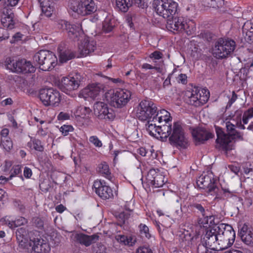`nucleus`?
<instances>
[{
	"mask_svg": "<svg viewBox=\"0 0 253 253\" xmlns=\"http://www.w3.org/2000/svg\"><path fill=\"white\" fill-rule=\"evenodd\" d=\"M148 121L146 129L151 136L166 139L169 137L170 143L177 148H186L188 145V139L180 122H174L173 125H159Z\"/></svg>",
	"mask_w": 253,
	"mask_h": 253,
	"instance_id": "1",
	"label": "nucleus"
},
{
	"mask_svg": "<svg viewBox=\"0 0 253 253\" xmlns=\"http://www.w3.org/2000/svg\"><path fill=\"white\" fill-rule=\"evenodd\" d=\"M37 231H29L25 227L17 229L15 234L19 246L29 253H48L50 247L46 241L34 237Z\"/></svg>",
	"mask_w": 253,
	"mask_h": 253,
	"instance_id": "2",
	"label": "nucleus"
},
{
	"mask_svg": "<svg viewBox=\"0 0 253 253\" xmlns=\"http://www.w3.org/2000/svg\"><path fill=\"white\" fill-rule=\"evenodd\" d=\"M227 120H228V118L224 122L227 134L224 133L221 127L214 126L217 135L216 141L226 154L234 148L233 142L234 139H243L241 134L236 130V126L234 125V123L231 121H227Z\"/></svg>",
	"mask_w": 253,
	"mask_h": 253,
	"instance_id": "3",
	"label": "nucleus"
},
{
	"mask_svg": "<svg viewBox=\"0 0 253 253\" xmlns=\"http://www.w3.org/2000/svg\"><path fill=\"white\" fill-rule=\"evenodd\" d=\"M235 42L229 39L219 38L214 43L212 48L213 56L217 59L226 58L235 49Z\"/></svg>",
	"mask_w": 253,
	"mask_h": 253,
	"instance_id": "4",
	"label": "nucleus"
},
{
	"mask_svg": "<svg viewBox=\"0 0 253 253\" xmlns=\"http://www.w3.org/2000/svg\"><path fill=\"white\" fill-rule=\"evenodd\" d=\"M153 6L159 15L168 20L176 13L178 4L173 0H154Z\"/></svg>",
	"mask_w": 253,
	"mask_h": 253,
	"instance_id": "5",
	"label": "nucleus"
},
{
	"mask_svg": "<svg viewBox=\"0 0 253 253\" xmlns=\"http://www.w3.org/2000/svg\"><path fill=\"white\" fill-rule=\"evenodd\" d=\"M219 236V245L220 249H225L230 247L235 239V232L232 227L227 224L220 223L216 225Z\"/></svg>",
	"mask_w": 253,
	"mask_h": 253,
	"instance_id": "6",
	"label": "nucleus"
},
{
	"mask_svg": "<svg viewBox=\"0 0 253 253\" xmlns=\"http://www.w3.org/2000/svg\"><path fill=\"white\" fill-rule=\"evenodd\" d=\"M33 60L38 63L43 71L53 69L56 65L57 60L53 53L45 50H42L36 53L33 57Z\"/></svg>",
	"mask_w": 253,
	"mask_h": 253,
	"instance_id": "7",
	"label": "nucleus"
},
{
	"mask_svg": "<svg viewBox=\"0 0 253 253\" xmlns=\"http://www.w3.org/2000/svg\"><path fill=\"white\" fill-rule=\"evenodd\" d=\"M157 110L156 105L152 101L143 100L140 102L137 108V116L141 121L153 122Z\"/></svg>",
	"mask_w": 253,
	"mask_h": 253,
	"instance_id": "8",
	"label": "nucleus"
},
{
	"mask_svg": "<svg viewBox=\"0 0 253 253\" xmlns=\"http://www.w3.org/2000/svg\"><path fill=\"white\" fill-rule=\"evenodd\" d=\"M5 65L7 69L17 73H31L36 71L32 63L25 59L15 60L8 57L5 61Z\"/></svg>",
	"mask_w": 253,
	"mask_h": 253,
	"instance_id": "9",
	"label": "nucleus"
},
{
	"mask_svg": "<svg viewBox=\"0 0 253 253\" xmlns=\"http://www.w3.org/2000/svg\"><path fill=\"white\" fill-rule=\"evenodd\" d=\"M217 227L216 225H213L210 228H208L206 232L202 238L201 244H200L197 249L198 253H200L203 249L208 250L209 248L211 251L215 250L214 246L215 245H219V236L217 234Z\"/></svg>",
	"mask_w": 253,
	"mask_h": 253,
	"instance_id": "10",
	"label": "nucleus"
},
{
	"mask_svg": "<svg viewBox=\"0 0 253 253\" xmlns=\"http://www.w3.org/2000/svg\"><path fill=\"white\" fill-rule=\"evenodd\" d=\"M70 8L83 16L90 15L96 11L97 5L93 0H79L71 3Z\"/></svg>",
	"mask_w": 253,
	"mask_h": 253,
	"instance_id": "11",
	"label": "nucleus"
},
{
	"mask_svg": "<svg viewBox=\"0 0 253 253\" xmlns=\"http://www.w3.org/2000/svg\"><path fill=\"white\" fill-rule=\"evenodd\" d=\"M196 183L200 188L207 189V192L211 193V195H218V188L211 172L202 174L197 179Z\"/></svg>",
	"mask_w": 253,
	"mask_h": 253,
	"instance_id": "12",
	"label": "nucleus"
},
{
	"mask_svg": "<svg viewBox=\"0 0 253 253\" xmlns=\"http://www.w3.org/2000/svg\"><path fill=\"white\" fill-rule=\"evenodd\" d=\"M82 77L79 73H76L71 76L63 77L60 84L59 88L67 94H70L73 91L77 90L82 81Z\"/></svg>",
	"mask_w": 253,
	"mask_h": 253,
	"instance_id": "13",
	"label": "nucleus"
},
{
	"mask_svg": "<svg viewBox=\"0 0 253 253\" xmlns=\"http://www.w3.org/2000/svg\"><path fill=\"white\" fill-rule=\"evenodd\" d=\"M131 96V92L126 89H119L110 96V103L116 108H122L130 100Z\"/></svg>",
	"mask_w": 253,
	"mask_h": 253,
	"instance_id": "14",
	"label": "nucleus"
},
{
	"mask_svg": "<svg viewBox=\"0 0 253 253\" xmlns=\"http://www.w3.org/2000/svg\"><path fill=\"white\" fill-rule=\"evenodd\" d=\"M39 98L45 106L56 105L60 101L59 92L52 88L41 89Z\"/></svg>",
	"mask_w": 253,
	"mask_h": 253,
	"instance_id": "15",
	"label": "nucleus"
},
{
	"mask_svg": "<svg viewBox=\"0 0 253 253\" xmlns=\"http://www.w3.org/2000/svg\"><path fill=\"white\" fill-rule=\"evenodd\" d=\"M95 116L100 120H113L115 116L113 110L103 102H97L93 106Z\"/></svg>",
	"mask_w": 253,
	"mask_h": 253,
	"instance_id": "16",
	"label": "nucleus"
},
{
	"mask_svg": "<svg viewBox=\"0 0 253 253\" xmlns=\"http://www.w3.org/2000/svg\"><path fill=\"white\" fill-rule=\"evenodd\" d=\"M93 187L95 189V193L103 200L109 199L113 197L112 189L106 185L104 180L94 181Z\"/></svg>",
	"mask_w": 253,
	"mask_h": 253,
	"instance_id": "17",
	"label": "nucleus"
},
{
	"mask_svg": "<svg viewBox=\"0 0 253 253\" xmlns=\"http://www.w3.org/2000/svg\"><path fill=\"white\" fill-rule=\"evenodd\" d=\"M104 85L100 83H92L88 84L82 90V94L84 98L90 97L95 99L104 92Z\"/></svg>",
	"mask_w": 253,
	"mask_h": 253,
	"instance_id": "18",
	"label": "nucleus"
},
{
	"mask_svg": "<svg viewBox=\"0 0 253 253\" xmlns=\"http://www.w3.org/2000/svg\"><path fill=\"white\" fill-rule=\"evenodd\" d=\"M1 22L2 26L7 29L11 30L15 27L17 20L12 9L4 8L1 16Z\"/></svg>",
	"mask_w": 253,
	"mask_h": 253,
	"instance_id": "19",
	"label": "nucleus"
},
{
	"mask_svg": "<svg viewBox=\"0 0 253 253\" xmlns=\"http://www.w3.org/2000/svg\"><path fill=\"white\" fill-rule=\"evenodd\" d=\"M205 93L207 92L205 96H202L200 91L197 88L192 90L190 95L189 96L188 103L195 106H200L204 103L208 99V95H209V91L205 90Z\"/></svg>",
	"mask_w": 253,
	"mask_h": 253,
	"instance_id": "20",
	"label": "nucleus"
},
{
	"mask_svg": "<svg viewBox=\"0 0 253 253\" xmlns=\"http://www.w3.org/2000/svg\"><path fill=\"white\" fill-rule=\"evenodd\" d=\"M96 43L93 41H90L87 38H84L79 45L78 50L80 56H86L94 51Z\"/></svg>",
	"mask_w": 253,
	"mask_h": 253,
	"instance_id": "21",
	"label": "nucleus"
},
{
	"mask_svg": "<svg viewBox=\"0 0 253 253\" xmlns=\"http://www.w3.org/2000/svg\"><path fill=\"white\" fill-rule=\"evenodd\" d=\"M192 136L196 145L204 143L206 141L212 138L213 135L202 128H197L192 131Z\"/></svg>",
	"mask_w": 253,
	"mask_h": 253,
	"instance_id": "22",
	"label": "nucleus"
},
{
	"mask_svg": "<svg viewBox=\"0 0 253 253\" xmlns=\"http://www.w3.org/2000/svg\"><path fill=\"white\" fill-rule=\"evenodd\" d=\"M185 22L183 17L173 16L172 18L167 20L166 27L169 30L182 33L184 29Z\"/></svg>",
	"mask_w": 253,
	"mask_h": 253,
	"instance_id": "23",
	"label": "nucleus"
},
{
	"mask_svg": "<svg viewBox=\"0 0 253 253\" xmlns=\"http://www.w3.org/2000/svg\"><path fill=\"white\" fill-rule=\"evenodd\" d=\"M155 116L154 123L158 122V124H162L161 125H172L170 113L165 109L160 110V111L157 110Z\"/></svg>",
	"mask_w": 253,
	"mask_h": 253,
	"instance_id": "24",
	"label": "nucleus"
},
{
	"mask_svg": "<svg viewBox=\"0 0 253 253\" xmlns=\"http://www.w3.org/2000/svg\"><path fill=\"white\" fill-rule=\"evenodd\" d=\"M57 51L59 57V61L62 63L66 62L76 56L75 53L73 51L64 47L62 44L58 46Z\"/></svg>",
	"mask_w": 253,
	"mask_h": 253,
	"instance_id": "25",
	"label": "nucleus"
},
{
	"mask_svg": "<svg viewBox=\"0 0 253 253\" xmlns=\"http://www.w3.org/2000/svg\"><path fill=\"white\" fill-rule=\"evenodd\" d=\"M67 32L70 39L74 41L79 40V37L83 34L82 25L80 23L70 24Z\"/></svg>",
	"mask_w": 253,
	"mask_h": 253,
	"instance_id": "26",
	"label": "nucleus"
},
{
	"mask_svg": "<svg viewBox=\"0 0 253 253\" xmlns=\"http://www.w3.org/2000/svg\"><path fill=\"white\" fill-rule=\"evenodd\" d=\"M76 239L81 244L88 247L93 243L97 241L99 239V236L96 234L89 236L84 233H80L76 235Z\"/></svg>",
	"mask_w": 253,
	"mask_h": 253,
	"instance_id": "27",
	"label": "nucleus"
},
{
	"mask_svg": "<svg viewBox=\"0 0 253 253\" xmlns=\"http://www.w3.org/2000/svg\"><path fill=\"white\" fill-rule=\"evenodd\" d=\"M239 235L243 241L248 245H253V233L249 230L246 224H244L239 231Z\"/></svg>",
	"mask_w": 253,
	"mask_h": 253,
	"instance_id": "28",
	"label": "nucleus"
},
{
	"mask_svg": "<svg viewBox=\"0 0 253 253\" xmlns=\"http://www.w3.org/2000/svg\"><path fill=\"white\" fill-rule=\"evenodd\" d=\"M116 240L121 244L128 247L133 246L136 242V238L132 235H118Z\"/></svg>",
	"mask_w": 253,
	"mask_h": 253,
	"instance_id": "29",
	"label": "nucleus"
},
{
	"mask_svg": "<svg viewBox=\"0 0 253 253\" xmlns=\"http://www.w3.org/2000/svg\"><path fill=\"white\" fill-rule=\"evenodd\" d=\"M215 217L213 215L209 214V212L207 213L204 216L202 217H199L198 223L200 226L204 227H208L210 228L213 225H216L214 223Z\"/></svg>",
	"mask_w": 253,
	"mask_h": 253,
	"instance_id": "30",
	"label": "nucleus"
},
{
	"mask_svg": "<svg viewBox=\"0 0 253 253\" xmlns=\"http://www.w3.org/2000/svg\"><path fill=\"white\" fill-rule=\"evenodd\" d=\"M1 221L6 224H7L10 228L21 226L27 222V219L23 217H20L16 220H13L12 219H10L9 217L5 216L1 218Z\"/></svg>",
	"mask_w": 253,
	"mask_h": 253,
	"instance_id": "31",
	"label": "nucleus"
},
{
	"mask_svg": "<svg viewBox=\"0 0 253 253\" xmlns=\"http://www.w3.org/2000/svg\"><path fill=\"white\" fill-rule=\"evenodd\" d=\"M97 171L105 178L111 180L112 179V175L109 165L106 162H101L98 165Z\"/></svg>",
	"mask_w": 253,
	"mask_h": 253,
	"instance_id": "32",
	"label": "nucleus"
},
{
	"mask_svg": "<svg viewBox=\"0 0 253 253\" xmlns=\"http://www.w3.org/2000/svg\"><path fill=\"white\" fill-rule=\"evenodd\" d=\"M189 207L193 211L198 213L199 217H202L207 213L209 212L208 209H206V207L202 205L197 203L190 205Z\"/></svg>",
	"mask_w": 253,
	"mask_h": 253,
	"instance_id": "33",
	"label": "nucleus"
},
{
	"mask_svg": "<svg viewBox=\"0 0 253 253\" xmlns=\"http://www.w3.org/2000/svg\"><path fill=\"white\" fill-rule=\"evenodd\" d=\"M117 7L123 12H126L132 4V0H116Z\"/></svg>",
	"mask_w": 253,
	"mask_h": 253,
	"instance_id": "34",
	"label": "nucleus"
},
{
	"mask_svg": "<svg viewBox=\"0 0 253 253\" xmlns=\"http://www.w3.org/2000/svg\"><path fill=\"white\" fill-rule=\"evenodd\" d=\"M237 114L238 117L237 120H235L234 118H232V116H229V117H230V119H228L229 120L228 121H231L233 123H234V125L236 126L237 127L244 129L245 127L244 125L242 124V111L237 110Z\"/></svg>",
	"mask_w": 253,
	"mask_h": 253,
	"instance_id": "35",
	"label": "nucleus"
},
{
	"mask_svg": "<svg viewBox=\"0 0 253 253\" xmlns=\"http://www.w3.org/2000/svg\"><path fill=\"white\" fill-rule=\"evenodd\" d=\"M114 20L111 18V16H107L103 22V27L107 32H109L114 27Z\"/></svg>",
	"mask_w": 253,
	"mask_h": 253,
	"instance_id": "36",
	"label": "nucleus"
},
{
	"mask_svg": "<svg viewBox=\"0 0 253 253\" xmlns=\"http://www.w3.org/2000/svg\"><path fill=\"white\" fill-rule=\"evenodd\" d=\"M42 7V12L46 16L50 17L53 11V7L47 5L44 0H40Z\"/></svg>",
	"mask_w": 253,
	"mask_h": 253,
	"instance_id": "37",
	"label": "nucleus"
},
{
	"mask_svg": "<svg viewBox=\"0 0 253 253\" xmlns=\"http://www.w3.org/2000/svg\"><path fill=\"white\" fill-rule=\"evenodd\" d=\"M196 30L195 24L192 21L186 22L184 23V29L183 32L186 33L187 35H191L193 34Z\"/></svg>",
	"mask_w": 253,
	"mask_h": 253,
	"instance_id": "38",
	"label": "nucleus"
},
{
	"mask_svg": "<svg viewBox=\"0 0 253 253\" xmlns=\"http://www.w3.org/2000/svg\"><path fill=\"white\" fill-rule=\"evenodd\" d=\"M150 183L155 187H162L164 184V176L159 173Z\"/></svg>",
	"mask_w": 253,
	"mask_h": 253,
	"instance_id": "39",
	"label": "nucleus"
},
{
	"mask_svg": "<svg viewBox=\"0 0 253 253\" xmlns=\"http://www.w3.org/2000/svg\"><path fill=\"white\" fill-rule=\"evenodd\" d=\"M0 146L6 152H9L13 148V143L10 138L1 139Z\"/></svg>",
	"mask_w": 253,
	"mask_h": 253,
	"instance_id": "40",
	"label": "nucleus"
},
{
	"mask_svg": "<svg viewBox=\"0 0 253 253\" xmlns=\"http://www.w3.org/2000/svg\"><path fill=\"white\" fill-rule=\"evenodd\" d=\"M130 216L129 212L127 211H123L121 212L118 216V224L122 226L126 223L127 220Z\"/></svg>",
	"mask_w": 253,
	"mask_h": 253,
	"instance_id": "41",
	"label": "nucleus"
},
{
	"mask_svg": "<svg viewBox=\"0 0 253 253\" xmlns=\"http://www.w3.org/2000/svg\"><path fill=\"white\" fill-rule=\"evenodd\" d=\"M253 118V107L249 108L247 110L244 112L242 121L244 124H247L249 120Z\"/></svg>",
	"mask_w": 253,
	"mask_h": 253,
	"instance_id": "42",
	"label": "nucleus"
},
{
	"mask_svg": "<svg viewBox=\"0 0 253 253\" xmlns=\"http://www.w3.org/2000/svg\"><path fill=\"white\" fill-rule=\"evenodd\" d=\"M139 229L140 233L142 237H145L147 239H149L151 237V234L149 233V229L148 226L145 224L141 223L139 225Z\"/></svg>",
	"mask_w": 253,
	"mask_h": 253,
	"instance_id": "43",
	"label": "nucleus"
},
{
	"mask_svg": "<svg viewBox=\"0 0 253 253\" xmlns=\"http://www.w3.org/2000/svg\"><path fill=\"white\" fill-rule=\"evenodd\" d=\"M60 131L64 136L68 135L70 132L74 130V128L71 125H63L59 129Z\"/></svg>",
	"mask_w": 253,
	"mask_h": 253,
	"instance_id": "44",
	"label": "nucleus"
},
{
	"mask_svg": "<svg viewBox=\"0 0 253 253\" xmlns=\"http://www.w3.org/2000/svg\"><path fill=\"white\" fill-rule=\"evenodd\" d=\"M33 225L39 229H42L43 227V220L39 217H35L32 219Z\"/></svg>",
	"mask_w": 253,
	"mask_h": 253,
	"instance_id": "45",
	"label": "nucleus"
},
{
	"mask_svg": "<svg viewBox=\"0 0 253 253\" xmlns=\"http://www.w3.org/2000/svg\"><path fill=\"white\" fill-rule=\"evenodd\" d=\"M21 172V166L20 165L14 166L10 170V175L9 178L11 179L13 177Z\"/></svg>",
	"mask_w": 253,
	"mask_h": 253,
	"instance_id": "46",
	"label": "nucleus"
},
{
	"mask_svg": "<svg viewBox=\"0 0 253 253\" xmlns=\"http://www.w3.org/2000/svg\"><path fill=\"white\" fill-rule=\"evenodd\" d=\"M32 145L33 148L38 151L42 152L43 151L44 148L42 145L41 141L39 139H35L32 141Z\"/></svg>",
	"mask_w": 253,
	"mask_h": 253,
	"instance_id": "47",
	"label": "nucleus"
},
{
	"mask_svg": "<svg viewBox=\"0 0 253 253\" xmlns=\"http://www.w3.org/2000/svg\"><path fill=\"white\" fill-rule=\"evenodd\" d=\"M50 183V181H49L47 180H43L40 184V188L41 190L44 192H47V191H48L50 188H51Z\"/></svg>",
	"mask_w": 253,
	"mask_h": 253,
	"instance_id": "48",
	"label": "nucleus"
},
{
	"mask_svg": "<svg viewBox=\"0 0 253 253\" xmlns=\"http://www.w3.org/2000/svg\"><path fill=\"white\" fill-rule=\"evenodd\" d=\"M89 140L90 142L92 143L97 147H101L102 145L101 141L98 139L96 136H91L89 137Z\"/></svg>",
	"mask_w": 253,
	"mask_h": 253,
	"instance_id": "49",
	"label": "nucleus"
},
{
	"mask_svg": "<svg viewBox=\"0 0 253 253\" xmlns=\"http://www.w3.org/2000/svg\"><path fill=\"white\" fill-rule=\"evenodd\" d=\"M24 35L20 32H17L13 35L10 42L11 43H15L22 40Z\"/></svg>",
	"mask_w": 253,
	"mask_h": 253,
	"instance_id": "50",
	"label": "nucleus"
},
{
	"mask_svg": "<svg viewBox=\"0 0 253 253\" xmlns=\"http://www.w3.org/2000/svg\"><path fill=\"white\" fill-rule=\"evenodd\" d=\"M224 4V0H211L210 7L219 8Z\"/></svg>",
	"mask_w": 253,
	"mask_h": 253,
	"instance_id": "51",
	"label": "nucleus"
},
{
	"mask_svg": "<svg viewBox=\"0 0 253 253\" xmlns=\"http://www.w3.org/2000/svg\"><path fill=\"white\" fill-rule=\"evenodd\" d=\"M159 172H157L154 169H151L148 172L147 179L150 181H152L153 179L156 177V176L159 174Z\"/></svg>",
	"mask_w": 253,
	"mask_h": 253,
	"instance_id": "52",
	"label": "nucleus"
},
{
	"mask_svg": "<svg viewBox=\"0 0 253 253\" xmlns=\"http://www.w3.org/2000/svg\"><path fill=\"white\" fill-rule=\"evenodd\" d=\"M109 250L104 245L99 243L97 244L96 253H109Z\"/></svg>",
	"mask_w": 253,
	"mask_h": 253,
	"instance_id": "53",
	"label": "nucleus"
},
{
	"mask_svg": "<svg viewBox=\"0 0 253 253\" xmlns=\"http://www.w3.org/2000/svg\"><path fill=\"white\" fill-rule=\"evenodd\" d=\"M70 23L63 20H59L57 22V27L59 29L67 30L68 26Z\"/></svg>",
	"mask_w": 253,
	"mask_h": 253,
	"instance_id": "54",
	"label": "nucleus"
},
{
	"mask_svg": "<svg viewBox=\"0 0 253 253\" xmlns=\"http://www.w3.org/2000/svg\"><path fill=\"white\" fill-rule=\"evenodd\" d=\"M136 253H153V252L149 247L141 246L137 249Z\"/></svg>",
	"mask_w": 253,
	"mask_h": 253,
	"instance_id": "55",
	"label": "nucleus"
},
{
	"mask_svg": "<svg viewBox=\"0 0 253 253\" xmlns=\"http://www.w3.org/2000/svg\"><path fill=\"white\" fill-rule=\"evenodd\" d=\"M70 119V115L66 112H61L57 116V119L59 121L68 120Z\"/></svg>",
	"mask_w": 253,
	"mask_h": 253,
	"instance_id": "56",
	"label": "nucleus"
},
{
	"mask_svg": "<svg viewBox=\"0 0 253 253\" xmlns=\"http://www.w3.org/2000/svg\"><path fill=\"white\" fill-rule=\"evenodd\" d=\"M187 77L185 74H180L177 77V81L179 83H182V84H185L187 83Z\"/></svg>",
	"mask_w": 253,
	"mask_h": 253,
	"instance_id": "57",
	"label": "nucleus"
},
{
	"mask_svg": "<svg viewBox=\"0 0 253 253\" xmlns=\"http://www.w3.org/2000/svg\"><path fill=\"white\" fill-rule=\"evenodd\" d=\"M244 171L246 174H249L253 171V165L247 163L244 166Z\"/></svg>",
	"mask_w": 253,
	"mask_h": 253,
	"instance_id": "58",
	"label": "nucleus"
},
{
	"mask_svg": "<svg viewBox=\"0 0 253 253\" xmlns=\"http://www.w3.org/2000/svg\"><path fill=\"white\" fill-rule=\"evenodd\" d=\"M163 57V54L162 52L159 51H155L152 53L150 55V57L151 58H154L155 59L159 60L162 58Z\"/></svg>",
	"mask_w": 253,
	"mask_h": 253,
	"instance_id": "59",
	"label": "nucleus"
},
{
	"mask_svg": "<svg viewBox=\"0 0 253 253\" xmlns=\"http://www.w3.org/2000/svg\"><path fill=\"white\" fill-rule=\"evenodd\" d=\"M6 6H14L16 5L19 0H2Z\"/></svg>",
	"mask_w": 253,
	"mask_h": 253,
	"instance_id": "60",
	"label": "nucleus"
},
{
	"mask_svg": "<svg viewBox=\"0 0 253 253\" xmlns=\"http://www.w3.org/2000/svg\"><path fill=\"white\" fill-rule=\"evenodd\" d=\"M223 191V195L224 198H231L234 194L232 192L230 191L228 189H222Z\"/></svg>",
	"mask_w": 253,
	"mask_h": 253,
	"instance_id": "61",
	"label": "nucleus"
},
{
	"mask_svg": "<svg viewBox=\"0 0 253 253\" xmlns=\"http://www.w3.org/2000/svg\"><path fill=\"white\" fill-rule=\"evenodd\" d=\"M9 133V130L7 128H3L2 129L0 133V135L1 136V139H7L9 138L7 137V135Z\"/></svg>",
	"mask_w": 253,
	"mask_h": 253,
	"instance_id": "62",
	"label": "nucleus"
},
{
	"mask_svg": "<svg viewBox=\"0 0 253 253\" xmlns=\"http://www.w3.org/2000/svg\"><path fill=\"white\" fill-rule=\"evenodd\" d=\"M237 98V94L235 93L234 91H233L232 97L231 98L229 99V100L228 102L227 106L230 107L232 105V104L236 101Z\"/></svg>",
	"mask_w": 253,
	"mask_h": 253,
	"instance_id": "63",
	"label": "nucleus"
},
{
	"mask_svg": "<svg viewBox=\"0 0 253 253\" xmlns=\"http://www.w3.org/2000/svg\"><path fill=\"white\" fill-rule=\"evenodd\" d=\"M32 175V172L31 169L25 167L24 169V175L26 178H30Z\"/></svg>",
	"mask_w": 253,
	"mask_h": 253,
	"instance_id": "64",
	"label": "nucleus"
}]
</instances>
